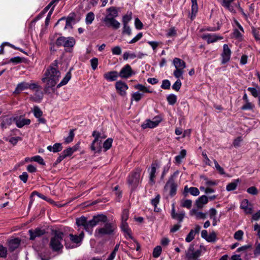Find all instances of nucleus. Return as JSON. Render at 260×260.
I'll list each match as a JSON object with an SVG mask.
<instances>
[{
    "label": "nucleus",
    "instance_id": "nucleus-1",
    "mask_svg": "<svg viewBox=\"0 0 260 260\" xmlns=\"http://www.w3.org/2000/svg\"><path fill=\"white\" fill-rule=\"evenodd\" d=\"M104 223V226L97 228L94 232V236L102 238L105 235L114 234L116 229V225L113 222H108L107 217L104 214H98L93 216L89 220L87 218L82 216L76 219V224L78 227L82 226L90 235L92 233V229L98 224Z\"/></svg>",
    "mask_w": 260,
    "mask_h": 260
},
{
    "label": "nucleus",
    "instance_id": "nucleus-2",
    "mask_svg": "<svg viewBox=\"0 0 260 260\" xmlns=\"http://www.w3.org/2000/svg\"><path fill=\"white\" fill-rule=\"evenodd\" d=\"M57 61L55 60L46 70L42 78V82L46 83L44 88L46 92L49 91L50 88L55 87L60 77V73L57 69Z\"/></svg>",
    "mask_w": 260,
    "mask_h": 260
},
{
    "label": "nucleus",
    "instance_id": "nucleus-3",
    "mask_svg": "<svg viewBox=\"0 0 260 260\" xmlns=\"http://www.w3.org/2000/svg\"><path fill=\"white\" fill-rule=\"evenodd\" d=\"M107 14L101 19L107 27L117 29L120 26V23L115 19L118 16V11L114 7H111L106 10Z\"/></svg>",
    "mask_w": 260,
    "mask_h": 260
},
{
    "label": "nucleus",
    "instance_id": "nucleus-4",
    "mask_svg": "<svg viewBox=\"0 0 260 260\" xmlns=\"http://www.w3.org/2000/svg\"><path fill=\"white\" fill-rule=\"evenodd\" d=\"M178 174L179 171H175L169 177L164 186V191H169V195L172 197H174L177 192L178 185L175 181Z\"/></svg>",
    "mask_w": 260,
    "mask_h": 260
},
{
    "label": "nucleus",
    "instance_id": "nucleus-5",
    "mask_svg": "<svg viewBox=\"0 0 260 260\" xmlns=\"http://www.w3.org/2000/svg\"><path fill=\"white\" fill-rule=\"evenodd\" d=\"M63 233L56 231L54 235L51 238L50 242V246L53 251H59L63 248V245L61 241L63 238Z\"/></svg>",
    "mask_w": 260,
    "mask_h": 260
},
{
    "label": "nucleus",
    "instance_id": "nucleus-6",
    "mask_svg": "<svg viewBox=\"0 0 260 260\" xmlns=\"http://www.w3.org/2000/svg\"><path fill=\"white\" fill-rule=\"evenodd\" d=\"M173 64L175 68V70L173 72L174 76L177 79H183V70L186 68L185 61L179 58L175 57L173 60Z\"/></svg>",
    "mask_w": 260,
    "mask_h": 260
},
{
    "label": "nucleus",
    "instance_id": "nucleus-7",
    "mask_svg": "<svg viewBox=\"0 0 260 260\" xmlns=\"http://www.w3.org/2000/svg\"><path fill=\"white\" fill-rule=\"evenodd\" d=\"M75 40L73 37H60L56 40L55 44L57 46L72 47L75 44Z\"/></svg>",
    "mask_w": 260,
    "mask_h": 260
},
{
    "label": "nucleus",
    "instance_id": "nucleus-8",
    "mask_svg": "<svg viewBox=\"0 0 260 260\" xmlns=\"http://www.w3.org/2000/svg\"><path fill=\"white\" fill-rule=\"evenodd\" d=\"M140 171L135 172L129 176L128 183L132 190H134L138 185L140 180Z\"/></svg>",
    "mask_w": 260,
    "mask_h": 260
},
{
    "label": "nucleus",
    "instance_id": "nucleus-9",
    "mask_svg": "<svg viewBox=\"0 0 260 260\" xmlns=\"http://www.w3.org/2000/svg\"><path fill=\"white\" fill-rule=\"evenodd\" d=\"M201 250L198 249L195 251L194 245L190 244L185 251V256L188 260H198V258L201 255Z\"/></svg>",
    "mask_w": 260,
    "mask_h": 260
},
{
    "label": "nucleus",
    "instance_id": "nucleus-10",
    "mask_svg": "<svg viewBox=\"0 0 260 260\" xmlns=\"http://www.w3.org/2000/svg\"><path fill=\"white\" fill-rule=\"evenodd\" d=\"M231 51L227 44H224L223 46V52L221 54L222 64L228 62L231 58Z\"/></svg>",
    "mask_w": 260,
    "mask_h": 260
},
{
    "label": "nucleus",
    "instance_id": "nucleus-11",
    "mask_svg": "<svg viewBox=\"0 0 260 260\" xmlns=\"http://www.w3.org/2000/svg\"><path fill=\"white\" fill-rule=\"evenodd\" d=\"M133 74L131 67L129 64H126L120 70L119 76L122 78H128Z\"/></svg>",
    "mask_w": 260,
    "mask_h": 260
},
{
    "label": "nucleus",
    "instance_id": "nucleus-12",
    "mask_svg": "<svg viewBox=\"0 0 260 260\" xmlns=\"http://www.w3.org/2000/svg\"><path fill=\"white\" fill-rule=\"evenodd\" d=\"M115 88L120 95L125 96L126 94V91L128 89V86L124 82L119 81L116 82Z\"/></svg>",
    "mask_w": 260,
    "mask_h": 260
},
{
    "label": "nucleus",
    "instance_id": "nucleus-13",
    "mask_svg": "<svg viewBox=\"0 0 260 260\" xmlns=\"http://www.w3.org/2000/svg\"><path fill=\"white\" fill-rule=\"evenodd\" d=\"M171 217L173 219L177 220L179 223L182 222L185 216V212L182 211L179 213H176L174 205H172V208L171 213Z\"/></svg>",
    "mask_w": 260,
    "mask_h": 260
},
{
    "label": "nucleus",
    "instance_id": "nucleus-14",
    "mask_svg": "<svg viewBox=\"0 0 260 260\" xmlns=\"http://www.w3.org/2000/svg\"><path fill=\"white\" fill-rule=\"evenodd\" d=\"M188 193L193 196H198L200 194V191L199 189L196 187H188V186L186 185L184 186V190L183 191V195L186 197L188 196Z\"/></svg>",
    "mask_w": 260,
    "mask_h": 260
},
{
    "label": "nucleus",
    "instance_id": "nucleus-15",
    "mask_svg": "<svg viewBox=\"0 0 260 260\" xmlns=\"http://www.w3.org/2000/svg\"><path fill=\"white\" fill-rule=\"evenodd\" d=\"M40 88V86H39L37 83H28V88L32 89V90H36V95H37V97L33 98L32 100L35 102H40L42 98L43 95L41 92H40V95H38V93H39V89Z\"/></svg>",
    "mask_w": 260,
    "mask_h": 260
},
{
    "label": "nucleus",
    "instance_id": "nucleus-16",
    "mask_svg": "<svg viewBox=\"0 0 260 260\" xmlns=\"http://www.w3.org/2000/svg\"><path fill=\"white\" fill-rule=\"evenodd\" d=\"M159 168V165L157 162H153L150 168L149 169V180L150 182L152 183H155V173L156 168Z\"/></svg>",
    "mask_w": 260,
    "mask_h": 260
},
{
    "label": "nucleus",
    "instance_id": "nucleus-17",
    "mask_svg": "<svg viewBox=\"0 0 260 260\" xmlns=\"http://www.w3.org/2000/svg\"><path fill=\"white\" fill-rule=\"evenodd\" d=\"M203 39L206 40L208 44L216 42L218 40L223 39L222 37L217 36L215 34H206L202 37Z\"/></svg>",
    "mask_w": 260,
    "mask_h": 260
},
{
    "label": "nucleus",
    "instance_id": "nucleus-18",
    "mask_svg": "<svg viewBox=\"0 0 260 260\" xmlns=\"http://www.w3.org/2000/svg\"><path fill=\"white\" fill-rule=\"evenodd\" d=\"M155 120L151 121L150 120H147L146 123L143 124L142 126L143 128H154L156 127L160 122L161 120L159 118L155 117Z\"/></svg>",
    "mask_w": 260,
    "mask_h": 260
},
{
    "label": "nucleus",
    "instance_id": "nucleus-19",
    "mask_svg": "<svg viewBox=\"0 0 260 260\" xmlns=\"http://www.w3.org/2000/svg\"><path fill=\"white\" fill-rule=\"evenodd\" d=\"M240 208L243 209L246 214H251L252 213V206L247 199H244L241 202Z\"/></svg>",
    "mask_w": 260,
    "mask_h": 260
},
{
    "label": "nucleus",
    "instance_id": "nucleus-20",
    "mask_svg": "<svg viewBox=\"0 0 260 260\" xmlns=\"http://www.w3.org/2000/svg\"><path fill=\"white\" fill-rule=\"evenodd\" d=\"M119 74L117 71L108 72L104 74V78L108 81H116Z\"/></svg>",
    "mask_w": 260,
    "mask_h": 260
},
{
    "label": "nucleus",
    "instance_id": "nucleus-21",
    "mask_svg": "<svg viewBox=\"0 0 260 260\" xmlns=\"http://www.w3.org/2000/svg\"><path fill=\"white\" fill-rule=\"evenodd\" d=\"M15 122L18 127L21 128L24 125H29L30 123V120L29 119L23 118L21 117H15Z\"/></svg>",
    "mask_w": 260,
    "mask_h": 260
},
{
    "label": "nucleus",
    "instance_id": "nucleus-22",
    "mask_svg": "<svg viewBox=\"0 0 260 260\" xmlns=\"http://www.w3.org/2000/svg\"><path fill=\"white\" fill-rule=\"evenodd\" d=\"M30 235V239L34 240L36 237H40L44 234V230L40 228H37L35 230H30L28 231Z\"/></svg>",
    "mask_w": 260,
    "mask_h": 260
},
{
    "label": "nucleus",
    "instance_id": "nucleus-23",
    "mask_svg": "<svg viewBox=\"0 0 260 260\" xmlns=\"http://www.w3.org/2000/svg\"><path fill=\"white\" fill-rule=\"evenodd\" d=\"M20 240L19 238H15L9 241L8 246L10 250L11 251H14L20 245Z\"/></svg>",
    "mask_w": 260,
    "mask_h": 260
},
{
    "label": "nucleus",
    "instance_id": "nucleus-24",
    "mask_svg": "<svg viewBox=\"0 0 260 260\" xmlns=\"http://www.w3.org/2000/svg\"><path fill=\"white\" fill-rule=\"evenodd\" d=\"M208 202V198L205 195H203L196 201V205L198 208H203V206Z\"/></svg>",
    "mask_w": 260,
    "mask_h": 260
},
{
    "label": "nucleus",
    "instance_id": "nucleus-25",
    "mask_svg": "<svg viewBox=\"0 0 260 260\" xmlns=\"http://www.w3.org/2000/svg\"><path fill=\"white\" fill-rule=\"evenodd\" d=\"M15 117H4L1 124L2 128L4 129L7 128L8 126L12 124L13 121H15Z\"/></svg>",
    "mask_w": 260,
    "mask_h": 260
},
{
    "label": "nucleus",
    "instance_id": "nucleus-26",
    "mask_svg": "<svg viewBox=\"0 0 260 260\" xmlns=\"http://www.w3.org/2000/svg\"><path fill=\"white\" fill-rule=\"evenodd\" d=\"M84 234L83 231L79 234V236L76 235H73L72 234L69 235L70 240L75 244H78L81 242L82 239L83 238Z\"/></svg>",
    "mask_w": 260,
    "mask_h": 260
},
{
    "label": "nucleus",
    "instance_id": "nucleus-27",
    "mask_svg": "<svg viewBox=\"0 0 260 260\" xmlns=\"http://www.w3.org/2000/svg\"><path fill=\"white\" fill-rule=\"evenodd\" d=\"M101 140H94L91 145V149L95 152H100L101 150Z\"/></svg>",
    "mask_w": 260,
    "mask_h": 260
},
{
    "label": "nucleus",
    "instance_id": "nucleus-28",
    "mask_svg": "<svg viewBox=\"0 0 260 260\" xmlns=\"http://www.w3.org/2000/svg\"><path fill=\"white\" fill-rule=\"evenodd\" d=\"M28 88V83L23 82L19 83L14 91L15 93L18 94L23 90Z\"/></svg>",
    "mask_w": 260,
    "mask_h": 260
},
{
    "label": "nucleus",
    "instance_id": "nucleus-29",
    "mask_svg": "<svg viewBox=\"0 0 260 260\" xmlns=\"http://www.w3.org/2000/svg\"><path fill=\"white\" fill-rule=\"evenodd\" d=\"M64 20L66 21V25L64 28L68 29L69 28H72V22L74 20V19L72 17H68L67 19L62 17L58 20L56 25H57L60 22Z\"/></svg>",
    "mask_w": 260,
    "mask_h": 260
},
{
    "label": "nucleus",
    "instance_id": "nucleus-30",
    "mask_svg": "<svg viewBox=\"0 0 260 260\" xmlns=\"http://www.w3.org/2000/svg\"><path fill=\"white\" fill-rule=\"evenodd\" d=\"M71 78V73L70 71L68 72L65 77L61 81V82L57 85V88H59L68 83Z\"/></svg>",
    "mask_w": 260,
    "mask_h": 260
},
{
    "label": "nucleus",
    "instance_id": "nucleus-31",
    "mask_svg": "<svg viewBox=\"0 0 260 260\" xmlns=\"http://www.w3.org/2000/svg\"><path fill=\"white\" fill-rule=\"evenodd\" d=\"M77 150V147L76 146H75L73 147H69L67 149L64 150L61 153L65 156V157H67L68 156H71Z\"/></svg>",
    "mask_w": 260,
    "mask_h": 260
},
{
    "label": "nucleus",
    "instance_id": "nucleus-32",
    "mask_svg": "<svg viewBox=\"0 0 260 260\" xmlns=\"http://www.w3.org/2000/svg\"><path fill=\"white\" fill-rule=\"evenodd\" d=\"M191 1L192 3L191 19H192L195 17L196 14L198 12V7L197 4V0Z\"/></svg>",
    "mask_w": 260,
    "mask_h": 260
},
{
    "label": "nucleus",
    "instance_id": "nucleus-33",
    "mask_svg": "<svg viewBox=\"0 0 260 260\" xmlns=\"http://www.w3.org/2000/svg\"><path fill=\"white\" fill-rule=\"evenodd\" d=\"M186 155V151L185 149L182 150L179 154L177 155L175 157V161L177 164H180L181 162V160L183 158H184Z\"/></svg>",
    "mask_w": 260,
    "mask_h": 260
},
{
    "label": "nucleus",
    "instance_id": "nucleus-34",
    "mask_svg": "<svg viewBox=\"0 0 260 260\" xmlns=\"http://www.w3.org/2000/svg\"><path fill=\"white\" fill-rule=\"evenodd\" d=\"M180 206L182 207L190 209L192 206V201L191 200H182L180 202Z\"/></svg>",
    "mask_w": 260,
    "mask_h": 260
},
{
    "label": "nucleus",
    "instance_id": "nucleus-35",
    "mask_svg": "<svg viewBox=\"0 0 260 260\" xmlns=\"http://www.w3.org/2000/svg\"><path fill=\"white\" fill-rule=\"evenodd\" d=\"M239 182V180L237 179L234 182L229 183L226 187V190L229 191L235 190Z\"/></svg>",
    "mask_w": 260,
    "mask_h": 260
},
{
    "label": "nucleus",
    "instance_id": "nucleus-36",
    "mask_svg": "<svg viewBox=\"0 0 260 260\" xmlns=\"http://www.w3.org/2000/svg\"><path fill=\"white\" fill-rule=\"evenodd\" d=\"M143 96V94L139 92H136L133 93L132 94L131 103H132L133 101H135L137 102L140 101Z\"/></svg>",
    "mask_w": 260,
    "mask_h": 260
},
{
    "label": "nucleus",
    "instance_id": "nucleus-37",
    "mask_svg": "<svg viewBox=\"0 0 260 260\" xmlns=\"http://www.w3.org/2000/svg\"><path fill=\"white\" fill-rule=\"evenodd\" d=\"M135 88L136 89H138L141 91H142L143 92H148V93H151L152 91L150 90L148 87L145 86L144 85L138 84L134 86Z\"/></svg>",
    "mask_w": 260,
    "mask_h": 260
},
{
    "label": "nucleus",
    "instance_id": "nucleus-38",
    "mask_svg": "<svg viewBox=\"0 0 260 260\" xmlns=\"http://www.w3.org/2000/svg\"><path fill=\"white\" fill-rule=\"evenodd\" d=\"M94 19V14L93 12H90L88 13L86 16L85 18V22L87 24H90L92 23V21Z\"/></svg>",
    "mask_w": 260,
    "mask_h": 260
},
{
    "label": "nucleus",
    "instance_id": "nucleus-39",
    "mask_svg": "<svg viewBox=\"0 0 260 260\" xmlns=\"http://www.w3.org/2000/svg\"><path fill=\"white\" fill-rule=\"evenodd\" d=\"M168 103L171 105H174L177 101V96L174 94H170L167 96Z\"/></svg>",
    "mask_w": 260,
    "mask_h": 260
},
{
    "label": "nucleus",
    "instance_id": "nucleus-40",
    "mask_svg": "<svg viewBox=\"0 0 260 260\" xmlns=\"http://www.w3.org/2000/svg\"><path fill=\"white\" fill-rule=\"evenodd\" d=\"M30 161L37 162L41 165H45V163L43 158L40 155H36L30 158Z\"/></svg>",
    "mask_w": 260,
    "mask_h": 260
},
{
    "label": "nucleus",
    "instance_id": "nucleus-41",
    "mask_svg": "<svg viewBox=\"0 0 260 260\" xmlns=\"http://www.w3.org/2000/svg\"><path fill=\"white\" fill-rule=\"evenodd\" d=\"M217 239V235L215 232H212L209 235L206 239L209 242H215Z\"/></svg>",
    "mask_w": 260,
    "mask_h": 260
},
{
    "label": "nucleus",
    "instance_id": "nucleus-42",
    "mask_svg": "<svg viewBox=\"0 0 260 260\" xmlns=\"http://www.w3.org/2000/svg\"><path fill=\"white\" fill-rule=\"evenodd\" d=\"M162 249L160 246L155 247L153 251V256L155 258L159 257L161 253Z\"/></svg>",
    "mask_w": 260,
    "mask_h": 260
},
{
    "label": "nucleus",
    "instance_id": "nucleus-43",
    "mask_svg": "<svg viewBox=\"0 0 260 260\" xmlns=\"http://www.w3.org/2000/svg\"><path fill=\"white\" fill-rule=\"evenodd\" d=\"M195 235H196V232H194L193 230H191L185 238L186 242H191L192 240L194 239Z\"/></svg>",
    "mask_w": 260,
    "mask_h": 260
},
{
    "label": "nucleus",
    "instance_id": "nucleus-44",
    "mask_svg": "<svg viewBox=\"0 0 260 260\" xmlns=\"http://www.w3.org/2000/svg\"><path fill=\"white\" fill-rule=\"evenodd\" d=\"M112 142L113 140L111 138H108L105 141V142L103 144V147L105 149V151L108 150L111 148Z\"/></svg>",
    "mask_w": 260,
    "mask_h": 260
},
{
    "label": "nucleus",
    "instance_id": "nucleus-45",
    "mask_svg": "<svg viewBox=\"0 0 260 260\" xmlns=\"http://www.w3.org/2000/svg\"><path fill=\"white\" fill-rule=\"evenodd\" d=\"M34 115L37 118H40L43 115V112L38 106H35L33 110Z\"/></svg>",
    "mask_w": 260,
    "mask_h": 260
},
{
    "label": "nucleus",
    "instance_id": "nucleus-46",
    "mask_svg": "<svg viewBox=\"0 0 260 260\" xmlns=\"http://www.w3.org/2000/svg\"><path fill=\"white\" fill-rule=\"evenodd\" d=\"M128 216L129 212L128 210H123L121 215V222H126V220L128 218Z\"/></svg>",
    "mask_w": 260,
    "mask_h": 260
},
{
    "label": "nucleus",
    "instance_id": "nucleus-47",
    "mask_svg": "<svg viewBox=\"0 0 260 260\" xmlns=\"http://www.w3.org/2000/svg\"><path fill=\"white\" fill-rule=\"evenodd\" d=\"M74 135V129H71L69 136L64 139L65 142L67 144L71 142L73 140Z\"/></svg>",
    "mask_w": 260,
    "mask_h": 260
},
{
    "label": "nucleus",
    "instance_id": "nucleus-48",
    "mask_svg": "<svg viewBox=\"0 0 260 260\" xmlns=\"http://www.w3.org/2000/svg\"><path fill=\"white\" fill-rule=\"evenodd\" d=\"M137 55L134 53H129V52H125L123 54V58L124 60H127L128 58L134 59Z\"/></svg>",
    "mask_w": 260,
    "mask_h": 260
},
{
    "label": "nucleus",
    "instance_id": "nucleus-49",
    "mask_svg": "<svg viewBox=\"0 0 260 260\" xmlns=\"http://www.w3.org/2000/svg\"><path fill=\"white\" fill-rule=\"evenodd\" d=\"M254 107L253 104L248 101L245 102V104L241 107V109L242 110H252Z\"/></svg>",
    "mask_w": 260,
    "mask_h": 260
},
{
    "label": "nucleus",
    "instance_id": "nucleus-50",
    "mask_svg": "<svg viewBox=\"0 0 260 260\" xmlns=\"http://www.w3.org/2000/svg\"><path fill=\"white\" fill-rule=\"evenodd\" d=\"M201 178L205 181V185L208 186H214L217 184V183L215 181L209 180L205 176H201Z\"/></svg>",
    "mask_w": 260,
    "mask_h": 260
},
{
    "label": "nucleus",
    "instance_id": "nucleus-51",
    "mask_svg": "<svg viewBox=\"0 0 260 260\" xmlns=\"http://www.w3.org/2000/svg\"><path fill=\"white\" fill-rule=\"evenodd\" d=\"M167 36L168 37H175L177 35L176 30L174 27H171L167 33Z\"/></svg>",
    "mask_w": 260,
    "mask_h": 260
},
{
    "label": "nucleus",
    "instance_id": "nucleus-52",
    "mask_svg": "<svg viewBox=\"0 0 260 260\" xmlns=\"http://www.w3.org/2000/svg\"><path fill=\"white\" fill-rule=\"evenodd\" d=\"M181 85H182L181 82L179 78L172 85V88L174 90H175L177 91H178L179 90V89H180Z\"/></svg>",
    "mask_w": 260,
    "mask_h": 260
},
{
    "label": "nucleus",
    "instance_id": "nucleus-53",
    "mask_svg": "<svg viewBox=\"0 0 260 260\" xmlns=\"http://www.w3.org/2000/svg\"><path fill=\"white\" fill-rule=\"evenodd\" d=\"M132 18V13H130L129 14H126L124 15L122 17L123 24H127L131 20Z\"/></svg>",
    "mask_w": 260,
    "mask_h": 260
},
{
    "label": "nucleus",
    "instance_id": "nucleus-54",
    "mask_svg": "<svg viewBox=\"0 0 260 260\" xmlns=\"http://www.w3.org/2000/svg\"><path fill=\"white\" fill-rule=\"evenodd\" d=\"M7 255V248L3 246L2 245H0V257L5 258Z\"/></svg>",
    "mask_w": 260,
    "mask_h": 260
},
{
    "label": "nucleus",
    "instance_id": "nucleus-55",
    "mask_svg": "<svg viewBox=\"0 0 260 260\" xmlns=\"http://www.w3.org/2000/svg\"><path fill=\"white\" fill-rule=\"evenodd\" d=\"M171 83L169 80H164L161 85V87L164 89H169L170 88Z\"/></svg>",
    "mask_w": 260,
    "mask_h": 260
},
{
    "label": "nucleus",
    "instance_id": "nucleus-56",
    "mask_svg": "<svg viewBox=\"0 0 260 260\" xmlns=\"http://www.w3.org/2000/svg\"><path fill=\"white\" fill-rule=\"evenodd\" d=\"M91 68L93 70H95L98 66V59L94 57L90 60Z\"/></svg>",
    "mask_w": 260,
    "mask_h": 260
},
{
    "label": "nucleus",
    "instance_id": "nucleus-57",
    "mask_svg": "<svg viewBox=\"0 0 260 260\" xmlns=\"http://www.w3.org/2000/svg\"><path fill=\"white\" fill-rule=\"evenodd\" d=\"M243 232L241 230L237 231L234 234V238L237 240H241L243 238Z\"/></svg>",
    "mask_w": 260,
    "mask_h": 260
},
{
    "label": "nucleus",
    "instance_id": "nucleus-58",
    "mask_svg": "<svg viewBox=\"0 0 260 260\" xmlns=\"http://www.w3.org/2000/svg\"><path fill=\"white\" fill-rule=\"evenodd\" d=\"M62 146L60 143H55L52 146V151L53 152H57L62 150Z\"/></svg>",
    "mask_w": 260,
    "mask_h": 260
},
{
    "label": "nucleus",
    "instance_id": "nucleus-59",
    "mask_svg": "<svg viewBox=\"0 0 260 260\" xmlns=\"http://www.w3.org/2000/svg\"><path fill=\"white\" fill-rule=\"evenodd\" d=\"M214 162L215 164V167L216 169L219 172V173L221 175L224 174L225 172L224 171L223 169L219 166L217 161L214 159Z\"/></svg>",
    "mask_w": 260,
    "mask_h": 260
},
{
    "label": "nucleus",
    "instance_id": "nucleus-60",
    "mask_svg": "<svg viewBox=\"0 0 260 260\" xmlns=\"http://www.w3.org/2000/svg\"><path fill=\"white\" fill-rule=\"evenodd\" d=\"M123 25V27L122 33L126 34L128 36L131 35V29L130 28V27L128 25V24H124Z\"/></svg>",
    "mask_w": 260,
    "mask_h": 260
},
{
    "label": "nucleus",
    "instance_id": "nucleus-61",
    "mask_svg": "<svg viewBox=\"0 0 260 260\" xmlns=\"http://www.w3.org/2000/svg\"><path fill=\"white\" fill-rule=\"evenodd\" d=\"M247 191L248 193L252 195H256L258 193L257 189L255 186H251L250 187H249L247 189Z\"/></svg>",
    "mask_w": 260,
    "mask_h": 260
},
{
    "label": "nucleus",
    "instance_id": "nucleus-62",
    "mask_svg": "<svg viewBox=\"0 0 260 260\" xmlns=\"http://www.w3.org/2000/svg\"><path fill=\"white\" fill-rule=\"evenodd\" d=\"M111 51L113 55H120L121 53V49L119 46L113 47Z\"/></svg>",
    "mask_w": 260,
    "mask_h": 260
},
{
    "label": "nucleus",
    "instance_id": "nucleus-63",
    "mask_svg": "<svg viewBox=\"0 0 260 260\" xmlns=\"http://www.w3.org/2000/svg\"><path fill=\"white\" fill-rule=\"evenodd\" d=\"M136 28L138 29H141L143 28V24L140 19L137 18L135 21Z\"/></svg>",
    "mask_w": 260,
    "mask_h": 260
},
{
    "label": "nucleus",
    "instance_id": "nucleus-64",
    "mask_svg": "<svg viewBox=\"0 0 260 260\" xmlns=\"http://www.w3.org/2000/svg\"><path fill=\"white\" fill-rule=\"evenodd\" d=\"M142 36H143L142 33L139 32L138 34H137V35L135 38H134L132 40H131L129 41V43L133 44V43L137 42L142 37Z\"/></svg>",
    "mask_w": 260,
    "mask_h": 260
}]
</instances>
